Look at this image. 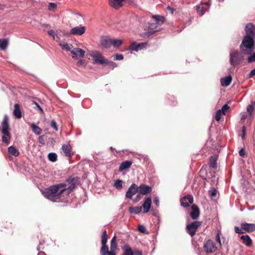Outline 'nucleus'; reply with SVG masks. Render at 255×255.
Returning a JSON list of instances; mask_svg holds the SVG:
<instances>
[{
    "label": "nucleus",
    "mask_w": 255,
    "mask_h": 255,
    "mask_svg": "<svg viewBox=\"0 0 255 255\" xmlns=\"http://www.w3.org/2000/svg\"><path fill=\"white\" fill-rule=\"evenodd\" d=\"M76 179L69 178L66 183L50 186L42 191L43 196L48 200L55 202H65L67 197L75 188Z\"/></svg>",
    "instance_id": "nucleus-1"
},
{
    "label": "nucleus",
    "mask_w": 255,
    "mask_h": 255,
    "mask_svg": "<svg viewBox=\"0 0 255 255\" xmlns=\"http://www.w3.org/2000/svg\"><path fill=\"white\" fill-rule=\"evenodd\" d=\"M255 48L254 40L253 37L246 35L240 45L242 53L245 55H250Z\"/></svg>",
    "instance_id": "nucleus-2"
},
{
    "label": "nucleus",
    "mask_w": 255,
    "mask_h": 255,
    "mask_svg": "<svg viewBox=\"0 0 255 255\" xmlns=\"http://www.w3.org/2000/svg\"><path fill=\"white\" fill-rule=\"evenodd\" d=\"M1 132L3 134L2 137V142L8 144L10 142V135L9 132V125L8 124V118L6 115L4 116L1 123Z\"/></svg>",
    "instance_id": "nucleus-3"
},
{
    "label": "nucleus",
    "mask_w": 255,
    "mask_h": 255,
    "mask_svg": "<svg viewBox=\"0 0 255 255\" xmlns=\"http://www.w3.org/2000/svg\"><path fill=\"white\" fill-rule=\"evenodd\" d=\"M244 57L238 51L232 50L230 53V62L232 66H235L242 63Z\"/></svg>",
    "instance_id": "nucleus-4"
},
{
    "label": "nucleus",
    "mask_w": 255,
    "mask_h": 255,
    "mask_svg": "<svg viewBox=\"0 0 255 255\" xmlns=\"http://www.w3.org/2000/svg\"><path fill=\"white\" fill-rule=\"evenodd\" d=\"M117 238L115 235L110 243V251L109 250V248L107 247V250L104 251L102 252V249L100 250L101 255H116V250L117 249V244L116 243Z\"/></svg>",
    "instance_id": "nucleus-5"
},
{
    "label": "nucleus",
    "mask_w": 255,
    "mask_h": 255,
    "mask_svg": "<svg viewBox=\"0 0 255 255\" xmlns=\"http://www.w3.org/2000/svg\"><path fill=\"white\" fill-rule=\"evenodd\" d=\"M90 56L93 58L95 63L103 64L108 62V60L105 59L102 53L98 51H92Z\"/></svg>",
    "instance_id": "nucleus-6"
},
{
    "label": "nucleus",
    "mask_w": 255,
    "mask_h": 255,
    "mask_svg": "<svg viewBox=\"0 0 255 255\" xmlns=\"http://www.w3.org/2000/svg\"><path fill=\"white\" fill-rule=\"evenodd\" d=\"M201 222L199 221H195L190 224H189L186 227V230L187 233L191 237L194 236L197 229L201 226Z\"/></svg>",
    "instance_id": "nucleus-7"
},
{
    "label": "nucleus",
    "mask_w": 255,
    "mask_h": 255,
    "mask_svg": "<svg viewBox=\"0 0 255 255\" xmlns=\"http://www.w3.org/2000/svg\"><path fill=\"white\" fill-rule=\"evenodd\" d=\"M204 251L207 254L214 253L217 250V247L211 240H208L204 245Z\"/></svg>",
    "instance_id": "nucleus-8"
},
{
    "label": "nucleus",
    "mask_w": 255,
    "mask_h": 255,
    "mask_svg": "<svg viewBox=\"0 0 255 255\" xmlns=\"http://www.w3.org/2000/svg\"><path fill=\"white\" fill-rule=\"evenodd\" d=\"M72 58L75 59H78L79 57H84L85 52L82 49L74 48L71 51Z\"/></svg>",
    "instance_id": "nucleus-9"
},
{
    "label": "nucleus",
    "mask_w": 255,
    "mask_h": 255,
    "mask_svg": "<svg viewBox=\"0 0 255 255\" xmlns=\"http://www.w3.org/2000/svg\"><path fill=\"white\" fill-rule=\"evenodd\" d=\"M138 192V187L135 184H132L128 188L126 197L128 199H131L132 197L134 195Z\"/></svg>",
    "instance_id": "nucleus-10"
},
{
    "label": "nucleus",
    "mask_w": 255,
    "mask_h": 255,
    "mask_svg": "<svg viewBox=\"0 0 255 255\" xmlns=\"http://www.w3.org/2000/svg\"><path fill=\"white\" fill-rule=\"evenodd\" d=\"M62 153L69 158H71L73 153H72V146L69 144H63L62 146Z\"/></svg>",
    "instance_id": "nucleus-11"
},
{
    "label": "nucleus",
    "mask_w": 255,
    "mask_h": 255,
    "mask_svg": "<svg viewBox=\"0 0 255 255\" xmlns=\"http://www.w3.org/2000/svg\"><path fill=\"white\" fill-rule=\"evenodd\" d=\"M151 203L152 201L151 198L148 197L145 198L143 204L140 206L141 207V209H143V213H146L149 211L151 208Z\"/></svg>",
    "instance_id": "nucleus-12"
},
{
    "label": "nucleus",
    "mask_w": 255,
    "mask_h": 255,
    "mask_svg": "<svg viewBox=\"0 0 255 255\" xmlns=\"http://www.w3.org/2000/svg\"><path fill=\"white\" fill-rule=\"evenodd\" d=\"M193 202V198L191 195L186 196L183 197L180 200L181 205L184 207H188Z\"/></svg>",
    "instance_id": "nucleus-13"
},
{
    "label": "nucleus",
    "mask_w": 255,
    "mask_h": 255,
    "mask_svg": "<svg viewBox=\"0 0 255 255\" xmlns=\"http://www.w3.org/2000/svg\"><path fill=\"white\" fill-rule=\"evenodd\" d=\"M151 191V188L148 185H141L138 187V192L140 194L145 195Z\"/></svg>",
    "instance_id": "nucleus-14"
},
{
    "label": "nucleus",
    "mask_w": 255,
    "mask_h": 255,
    "mask_svg": "<svg viewBox=\"0 0 255 255\" xmlns=\"http://www.w3.org/2000/svg\"><path fill=\"white\" fill-rule=\"evenodd\" d=\"M111 45V39L107 37H104L102 38L100 43V46H101L102 48L108 49L110 47Z\"/></svg>",
    "instance_id": "nucleus-15"
},
{
    "label": "nucleus",
    "mask_w": 255,
    "mask_h": 255,
    "mask_svg": "<svg viewBox=\"0 0 255 255\" xmlns=\"http://www.w3.org/2000/svg\"><path fill=\"white\" fill-rule=\"evenodd\" d=\"M245 31L246 35L254 37L255 35V26L249 23L246 26Z\"/></svg>",
    "instance_id": "nucleus-16"
},
{
    "label": "nucleus",
    "mask_w": 255,
    "mask_h": 255,
    "mask_svg": "<svg viewBox=\"0 0 255 255\" xmlns=\"http://www.w3.org/2000/svg\"><path fill=\"white\" fill-rule=\"evenodd\" d=\"M85 26H77L71 29L70 33L73 35H82L85 31Z\"/></svg>",
    "instance_id": "nucleus-17"
},
{
    "label": "nucleus",
    "mask_w": 255,
    "mask_h": 255,
    "mask_svg": "<svg viewBox=\"0 0 255 255\" xmlns=\"http://www.w3.org/2000/svg\"><path fill=\"white\" fill-rule=\"evenodd\" d=\"M191 210L192 211L190 213L191 217L193 220L197 219L200 214L199 207L196 205L194 204L191 206Z\"/></svg>",
    "instance_id": "nucleus-18"
},
{
    "label": "nucleus",
    "mask_w": 255,
    "mask_h": 255,
    "mask_svg": "<svg viewBox=\"0 0 255 255\" xmlns=\"http://www.w3.org/2000/svg\"><path fill=\"white\" fill-rule=\"evenodd\" d=\"M125 0H109V5L113 8L118 9L123 6Z\"/></svg>",
    "instance_id": "nucleus-19"
},
{
    "label": "nucleus",
    "mask_w": 255,
    "mask_h": 255,
    "mask_svg": "<svg viewBox=\"0 0 255 255\" xmlns=\"http://www.w3.org/2000/svg\"><path fill=\"white\" fill-rule=\"evenodd\" d=\"M241 227L246 232H252L255 231V224L242 223L241 224Z\"/></svg>",
    "instance_id": "nucleus-20"
},
{
    "label": "nucleus",
    "mask_w": 255,
    "mask_h": 255,
    "mask_svg": "<svg viewBox=\"0 0 255 255\" xmlns=\"http://www.w3.org/2000/svg\"><path fill=\"white\" fill-rule=\"evenodd\" d=\"M107 237H108V236H107V231L106 230H105L103 232V233L102 234V237H101V243H102V246L101 249H102V252L104 251L107 250V247H108V246L106 245L107 242Z\"/></svg>",
    "instance_id": "nucleus-21"
},
{
    "label": "nucleus",
    "mask_w": 255,
    "mask_h": 255,
    "mask_svg": "<svg viewBox=\"0 0 255 255\" xmlns=\"http://www.w3.org/2000/svg\"><path fill=\"white\" fill-rule=\"evenodd\" d=\"M145 45V43H137L136 42H133L130 45L129 49L131 51H137L140 49H142Z\"/></svg>",
    "instance_id": "nucleus-22"
},
{
    "label": "nucleus",
    "mask_w": 255,
    "mask_h": 255,
    "mask_svg": "<svg viewBox=\"0 0 255 255\" xmlns=\"http://www.w3.org/2000/svg\"><path fill=\"white\" fill-rule=\"evenodd\" d=\"M13 116L18 119H19L22 117L21 112L20 109V106L18 104H15L14 105V110L13 111Z\"/></svg>",
    "instance_id": "nucleus-23"
},
{
    "label": "nucleus",
    "mask_w": 255,
    "mask_h": 255,
    "mask_svg": "<svg viewBox=\"0 0 255 255\" xmlns=\"http://www.w3.org/2000/svg\"><path fill=\"white\" fill-rule=\"evenodd\" d=\"M132 163V162L131 161L126 160L123 162L120 166L119 171H122L125 169L129 168L131 166Z\"/></svg>",
    "instance_id": "nucleus-24"
},
{
    "label": "nucleus",
    "mask_w": 255,
    "mask_h": 255,
    "mask_svg": "<svg viewBox=\"0 0 255 255\" xmlns=\"http://www.w3.org/2000/svg\"><path fill=\"white\" fill-rule=\"evenodd\" d=\"M232 80V78L231 76H227L225 78L221 79V83L222 86L227 87L229 86Z\"/></svg>",
    "instance_id": "nucleus-25"
},
{
    "label": "nucleus",
    "mask_w": 255,
    "mask_h": 255,
    "mask_svg": "<svg viewBox=\"0 0 255 255\" xmlns=\"http://www.w3.org/2000/svg\"><path fill=\"white\" fill-rule=\"evenodd\" d=\"M243 243L246 246L250 247L252 244V241L251 238L248 235L242 236L241 237Z\"/></svg>",
    "instance_id": "nucleus-26"
},
{
    "label": "nucleus",
    "mask_w": 255,
    "mask_h": 255,
    "mask_svg": "<svg viewBox=\"0 0 255 255\" xmlns=\"http://www.w3.org/2000/svg\"><path fill=\"white\" fill-rule=\"evenodd\" d=\"M8 152L10 154L14 156H18L19 154V152L18 149L13 146H10L8 148Z\"/></svg>",
    "instance_id": "nucleus-27"
},
{
    "label": "nucleus",
    "mask_w": 255,
    "mask_h": 255,
    "mask_svg": "<svg viewBox=\"0 0 255 255\" xmlns=\"http://www.w3.org/2000/svg\"><path fill=\"white\" fill-rule=\"evenodd\" d=\"M123 249L124 251L123 255H133V251L128 245H125Z\"/></svg>",
    "instance_id": "nucleus-28"
},
{
    "label": "nucleus",
    "mask_w": 255,
    "mask_h": 255,
    "mask_svg": "<svg viewBox=\"0 0 255 255\" xmlns=\"http://www.w3.org/2000/svg\"><path fill=\"white\" fill-rule=\"evenodd\" d=\"M59 45L61 47V48L65 51H70L73 47L72 45L68 44L67 43L62 42L59 43Z\"/></svg>",
    "instance_id": "nucleus-29"
},
{
    "label": "nucleus",
    "mask_w": 255,
    "mask_h": 255,
    "mask_svg": "<svg viewBox=\"0 0 255 255\" xmlns=\"http://www.w3.org/2000/svg\"><path fill=\"white\" fill-rule=\"evenodd\" d=\"M8 43V40L7 39H0V49L1 50H5Z\"/></svg>",
    "instance_id": "nucleus-30"
},
{
    "label": "nucleus",
    "mask_w": 255,
    "mask_h": 255,
    "mask_svg": "<svg viewBox=\"0 0 255 255\" xmlns=\"http://www.w3.org/2000/svg\"><path fill=\"white\" fill-rule=\"evenodd\" d=\"M123 40L121 39H111V45L115 47H119L123 44Z\"/></svg>",
    "instance_id": "nucleus-31"
},
{
    "label": "nucleus",
    "mask_w": 255,
    "mask_h": 255,
    "mask_svg": "<svg viewBox=\"0 0 255 255\" xmlns=\"http://www.w3.org/2000/svg\"><path fill=\"white\" fill-rule=\"evenodd\" d=\"M129 212L130 213L138 214L141 212V207H130L129 208Z\"/></svg>",
    "instance_id": "nucleus-32"
},
{
    "label": "nucleus",
    "mask_w": 255,
    "mask_h": 255,
    "mask_svg": "<svg viewBox=\"0 0 255 255\" xmlns=\"http://www.w3.org/2000/svg\"><path fill=\"white\" fill-rule=\"evenodd\" d=\"M31 128L32 129L33 132L35 134L37 135H39L41 134L42 131L41 129L38 127H37L36 125H35L34 124H32L31 125Z\"/></svg>",
    "instance_id": "nucleus-33"
},
{
    "label": "nucleus",
    "mask_w": 255,
    "mask_h": 255,
    "mask_svg": "<svg viewBox=\"0 0 255 255\" xmlns=\"http://www.w3.org/2000/svg\"><path fill=\"white\" fill-rule=\"evenodd\" d=\"M153 18L155 20L156 24L160 25L163 22L164 18L159 15H153Z\"/></svg>",
    "instance_id": "nucleus-34"
},
{
    "label": "nucleus",
    "mask_w": 255,
    "mask_h": 255,
    "mask_svg": "<svg viewBox=\"0 0 255 255\" xmlns=\"http://www.w3.org/2000/svg\"><path fill=\"white\" fill-rule=\"evenodd\" d=\"M196 7L198 13L201 15H202L206 11V8L203 5H197Z\"/></svg>",
    "instance_id": "nucleus-35"
},
{
    "label": "nucleus",
    "mask_w": 255,
    "mask_h": 255,
    "mask_svg": "<svg viewBox=\"0 0 255 255\" xmlns=\"http://www.w3.org/2000/svg\"><path fill=\"white\" fill-rule=\"evenodd\" d=\"M209 164H210V166L211 167H213V168H216L217 167L216 157H215L214 156H212L210 158Z\"/></svg>",
    "instance_id": "nucleus-36"
},
{
    "label": "nucleus",
    "mask_w": 255,
    "mask_h": 255,
    "mask_svg": "<svg viewBox=\"0 0 255 255\" xmlns=\"http://www.w3.org/2000/svg\"><path fill=\"white\" fill-rule=\"evenodd\" d=\"M57 155L55 153H50L48 154V158L49 160L52 162H55L57 160Z\"/></svg>",
    "instance_id": "nucleus-37"
},
{
    "label": "nucleus",
    "mask_w": 255,
    "mask_h": 255,
    "mask_svg": "<svg viewBox=\"0 0 255 255\" xmlns=\"http://www.w3.org/2000/svg\"><path fill=\"white\" fill-rule=\"evenodd\" d=\"M57 4L55 3L50 2L49 4L48 9L54 11L56 9Z\"/></svg>",
    "instance_id": "nucleus-38"
},
{
    "label": "nucleus",
    "mask_w": 255,
    "mask_h": 255,
    "mask_svg": "<svg viewBox=\"0 0 255 255\" xmlns=\"http://www.w3.org/2000/svg\"><path fill=\"white\" fill-rule=\"evenodd\" d=\"M222 114H223V113H222V112H221V110H218V111H217V112H216V115H215L216 120L217 121H219L221 119Z\"/></svg>",
    "instance_id": "nucleus-39"
},
{
    "label": "nucleus",
    "mask_w": 255,
    "mask_h": 255,
    "mask_svg": "<svg viewBox=\"0 0 255 255\" xmlns=\"http://www.w3.org/2000/svg\"><path fill=\"white\" fill-rule=\"evenodd\" d=\"M114 186L117 189H121L122 187V181L121 180H117L114 183Z\"/></svg>",
    "instance_id": "nucleus-40"
},
{
    "label": "nucleus",
    "mask_w": 255,
    "mask_h": 255,
    "mask_svg": "<svg viewBox=\"0 0 255 255\" xmlns=\"http://www.w3.org/2000/svg\"><path fill=\"white\" fill-rule=\"evenodd\" d=\"M105 64H107L109 67L112 69H114L117 67V64L115 62L113 61H109L108 60V62L105 63Z\"/></svg>",
    "instance_id": "nucleus-41"
},
{
    "label": "nucleus",
    "mask_w": 255,
    "mask_h": 255,
    "mask_svg": "<svg viewBox=\"0 0 255 255\" xmlns=\"http://www.w3.org/2000/svg\"><path fill=\"white\" fill-rule=\"evenodd\" d=\"M229 108V106L227 104H225L222 107L221 110L223 115H225L227 113Z\"/></svg>",
    "instance_id": "nucleus-42"
},
{
    "label": "nucleus",
    "mask_w": 255,
    "mask_h": 255,
    "mask_svg": "<svg viewBox=\"0 0 255 255\" xmlns=\"http://www.w3.org/2000/svg\"><path fill=\"white\" fill-rule=\"evenodd\" d=\"M209 193L210 194V196L212 198L215 197L217 193V190L215 188H212L211 190H209Z\"/></svg>",
    "instance_id": "nucleus-43"
},
{
    "label": "nucleus",
    "mask_w": 255,
    "mask_h": 255,
    "mask_svg": "<svg viewBox=\"0 0 255 255\" xmlns=\"http://www.w3.org/2000/svg\"><path fill=\"white\" fill-rule=\"evenodd\" d=\"M124 59V56L121 54H116L114 55V59L115 60H122Z\"/></svg>",
    "instance_id": "nucleus-44"
},
{
    "label": "nucleus",
    "mask_w": 255,
    "mask_h": 255,
    "mask_svg": "<svg viewBox=\"0 0 255 255\" xmlns=\"http://www.w3.org/2000/svg\"><path fill=\"white\" fill-rule=\"evenodd\" d=\"M51 127L56 131H57L58 129L56 122L54 120L51 121Z\"/></svg>",
    "instance_id": "nucleus-45"
},
{
    "label": "nucleus",
    "mask_w": 255,
    "mask_h": 255,
    "mask_svg": "<svg viewBox=\"0 0 255 255\" xmlns=\"http://www.w3.org/2000/svg\"><path fill=\"white\" fill-rule=\"evenodd\" d=\"M248 61L249 63H252L255 61V52L253 55L248 57Z\"/></svg>",
    "instance_id": "nucleus-46"
},
{
    "label": "nucleus",
    "mask_w": 255,
    "mask_h": 255,
    "mask_svg": "<svg viewBox=\"0 0 255 255\" xmlns=\"http://www.w3.org/2000/svg\"><path fill=\"white\" fill-rule=\"evenodd\" d=\"M253 111H254L253 106L251 105H249L247 107V112H248V113L250 115H252L253 114Z\"/></svg>",
    "instance_id": "nucleus-47"
},
{
    "label": "nucleus",
    "mask_w": 255,
    "mask_h": 255,
    "mask_svg": "<svg viewBox=\"0 0 255 255\" xmlns=\"http://www.w3.org/2000/svg\"><path fill=\"white\" fill-rule=\"evenodd\" d=\"M138 230L141 233H144L146 232L145 228L144 227V226L143 225H142L138 226Z\"/></svg>",
    "instance_id": "nucleus-48"
},
{
    "label": "nucleus",
    "mask_w": 255,
    "mask_h": 255,
    "mask_svg": "<svg viewBox=\"0 0 255 255\" xmlns=\"http://www.w3.org/2000/svg\"><path fill=\"white\" fill-rule=\"evenodd\" d=\"M216 240L220 244V245H222L220 237V231H218V233L216 236Z\"/></svg>",
    "instance_id": "nucleus-49"
},
{
    "label": "nucleus",
    "mask_w": 255,
    "mask_h": 255,
    "mask_svg": "<svg viewBox=\"0 0 255 255\" xmlns=\"http://www.w3.org/2000/svg\"><path fill=\"white\" fill-rule=\"evenodd\" d=\"M235 232L237 233H238V234H243L244 233V231L242 229H240V228L238 227H236L235 228Z\"/></svg>",
    "instance_id": "nucleus-50"
},
{
    "label": "nucleus",
    "mask_w": 255,
    "mask_h": 255,
    "mask_svg": "<svg viewBox=\"0 0 255 255\" xmlns=\"http://www.w3.org/2000/svg\"><path fill=\"white\" fill-rule=\"evenodd\" d=\"M141 194H140L139 193H138V194L136 195L135 199L134 200V202H137L141 199Z\"/></svg>",
    "instance_id": "nucleus-51"
},
{
    "label": "nucleus",
    "mask_w": 255,
    "mask_h": 255,
    "mask_svg": "<svg viewBox=\"0 0 255 255\" xmlns=\"http://www.w3.org/2000/svg\"><path fill=\"white\" fill-rule=\"evenodd\" d=\"M166 10L169 11L171 14H173V12L174 11V9L170 6H167L166 8Z\"/></svg>",
    "instance_id": "nucleus-52"
},
{
    "label": "nucleus",
    "mask_w": 255,
    "mask_h": 255,
    "mask_svg": "<svg viewBox=\"0 0 255 255\" xmlns=\"http://www.w3.org/2000/svg\"><path fill=\"white\" fill-rule=\"evenodd\" d=\"M32 103H33V104L35 105L36 106V107L38 108V109L39 111H40L41 112H43L42 109H41V108L40 107L39 105L37 102H33Z\"/></svg>",
    "instance_id": "nucleus-53"
},
{
    "label": "nucleus",
    "mask_w": 255,
    "mask_h": 255,
    "mask_svg": "<svg viewBox=\"0 0 255 255\" xmlns=\"http://www.w3.org/2000/svg\"><path fill=\"white\" fill-rule=\"evenodd\" d=\"M133 255H142V253L138 250H134L133 251Z\"/></svg>",
    "instance_id": "nucleus-54"
},
{
    "label": "nucleus",
    "mask_w": 255,
    "mask_h": 255,
    "mask_svg": "<svg viewBox=\"0 0 255 255\" xmlns=\"http://www.w3.org/2000/svg\"><path fill=\"white\" fill-rule=\"evenodd\" d=\"M255 75V69H254V70H253L251 71V72L249 74V76L250 78H252V77H254Z\"/></svg>",
    "instance_id": "nucleus-55"
},
{
    "label": "nucleus",
    "mask_w": 255,
    "mask_h": 255,
    "mask_svg": "<svg viewBox=\"0 0 255 255\" xmlns=\"http://www.w3.org/2000/svg\"><path fill=\"white\" fill-rule=\"evenodd\" d=\"M48 33L49 35L53 37V38H54L55 32L53 30H50L48 31Z\"/></svg>",
    "instance_id": "nucleus-56"
},
{
    "label": "nucleus",
    "mask_w": 255,
    "mask_h": 255,
    "mask_svg": "<svg viewBox=\"0 0 255 255\" xmlns=\"http://www.w3.org/2000/svg\"><path fill=\"white\" fill-rule=\"evenodd\" d=\"M239 155L241 156H244L245 155V150L244 148H242L240 151H239Z\"/></svg>",
    "instance_id": "nucleus-57"
},
{
    "label": "nucleus",
    "mask_w": 255,
    "mask_h": 255,
    "mask_svg": "<svg viewBox=\"0 0 255 255\" xmlns=\"http://www.w3.org/2000/svg\"><path fill=\"white\" fill-rule=\"evenodd\" d=\"M246 127L245 126H244L243 127V129H242V132H243V135H242V139H244L245 138V134H246Z\"/></svg>",
    "instance_id": "nucleus-58"
},
{
    "label": "nucleus",
    "mask_w": 255,
    "mask_h": 255,
    "mask_svg": "<svg viewBox=\"0 0 255 255\" xmlns=\"http://www.w3.org/2000/svg\"><path fill=\"white\" fill-rule=\"evenodd\" d=\"M84 63H85V60H83V59H80V60H78V61L77 62L78 65H81L84 64Z\"/></svg>",
    "instance_id": "nucleus-59"
},
{
    "label": "nucleus",
    "mask_w": 255,
    "mask_h": 255,
    "mask_svg": "<svg viewBox=\"0 0 255 255\" xmlns=\"http://www.w3.org/2000/svg\"><path fill=\"white\" fill-rule=\"evenodd\" d=\"M154 203L158 207L159 205V201L158 198L156 197L154 200Z\"/></svg>",
    "instance_id": "nucleus-60"
},
{
    "label": "nucleus",
    "mask_w": 255,
    "mask_h": 255,
    "mask_svg": "<svg viewBox=\"0 0 255 255\" xmlns=\"http://www.w3.org/2000/svg\"><path fill=\"white\" fill-rule=\"evenodd\" d=\"M39 141L40 143H42V144H44V140H43V136H39Z\"/></svg>",
    "instance_id": "nucleus-61"
},
{
    "label": "nucleus",
    "mask_w": 255,
    "mask_h": 255,
    "mask_svg": "<svg viewBox=\"0 0 255 255\" xmlns=\"http://www.w3.org/2000/svg\"><path fill=\"white\" fill-rule=\"evenodd\" d=\"M247 118V115H243L241 117V120L244 121Z\"/></svg>",
    "instance_id": "nucleus-62"
},
{
    "label": "nucleus",
    "mask_w": 255,
    "mask_h": 255,
    "mask_svg": "<svg viewBox=\"0 0 255 255\" xmlns=\"http://www.w3.org/2000/svg\"><path fill=\"white\" fill-rule=\"evenodd\" d=\"M37 255H46V254L44 252L41 251L38 253Z\"/></svg>",
    "instance_id": "nucleus-63"
},
{
    "label": "nucleus",
    "mask_w": 255,
    "mask_h": 255,
    "mask_svg": "<svg viewBox=\"0 0 255 255\" xmlns=\"http://www.w3.org/2000/svg\"><path fill=\"white\" fill-rule=\"evenodd\" d=\"M205 4H207V5H208L209 4L208 2H206Z\"/></svg>",
    "instance_id": "nucleus-64"
}]
</instances>
